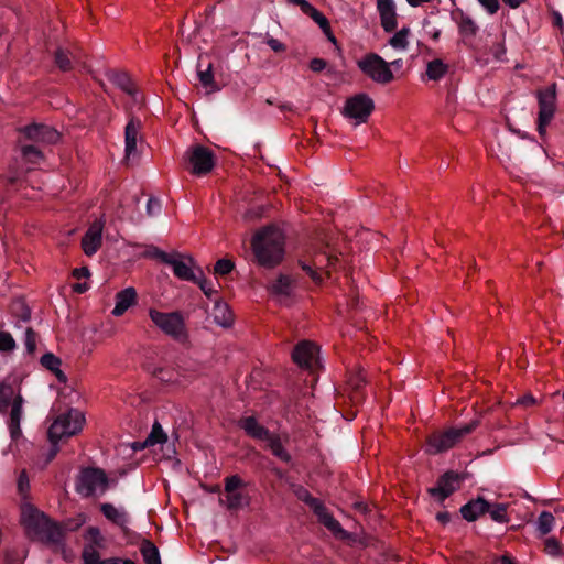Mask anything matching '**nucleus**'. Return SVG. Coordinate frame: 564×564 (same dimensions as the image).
<instances>
[{"label":"nucleus","instance_id":"f257e3e1","mask_svg":"<svg viewBox=\"0 0 564 564\" xmlns=\"http://www.w3.org/2000/svg\"><path fill=\"white\" fill-rule=\"evenodd\" d=\"M20 521L30 540L52 545L63 542V528L32 503L26 502L21 506Z\"/></svg>","mask_w":564,"mask_h":564},{"label":"nucleus","instance_id":"f03ea898","mask_svg":"<svg viewBox=\"0 0 564 564\" xmlns=\"http://www.w3.org/2000/svg\"><path fill=\"white\" fill-rule=\"evenodd\" d=\"M251 247L261 267L274 268L284 257V235L274 226L263 227L253 235Z\"/></svg>","mask_w":564,"mask_h":564},{"label":"nucleus","instance_id":"7ed1b4c3","mask_svg":"<svg viewBox=\"0 0 564 564\" xmlns=\"http://www.w3.org/2000/svg\"><path fill=\"white\" fill-rule=\"evenodd\" d=\"M478 420H474L460 427H449L445 431H435L426 437L425 453L437 455L453 448L466 435L470 434L477 426Z\"/></svg>","mask_w":564,"mask_h":564},{"label":"nucleus","instance_id":"20e7f679","mask_svg":"<svg viewBox=\"0 0 564 564\" xmlns=\"http://www.w3.org/2000/svg\"><path fill=\"white\" fill-rule=\"evenodd\" d=\"M215 164L214 152L202 144H193L184 153L185 169L195 176L207 175L213 171Z\"/></svg>","mask_w":564,"mask_h":564},{"label":"nucleus","instance_id":"39448f33","mask_svg":"<svg viewBox=\"0 0 564 564\" xmlns=\"http://www.w3.org/2000/svg\"><path fill=\"white\" fill-rule=\"evenodd\" d=\"M149 316L155 326H158L164 334L171 336L176 341H186L187 333L185 322L180 312L164 313L155 308H150Z\"/></svg>","mask_w":564,"mask_h":564},{"label":"nucleus","instance_id":"423d86ee","mask_svg":"<svg viewBox=\"0 0 564 564\" xmlns=\"http://www.w3.org/2000/svg\"><path fill=\"white\" fill-rule=\"evenodd\" d=\"M536 98L539 104L538 113V132L541 138L546 134V128L554 117L556 109V86L552 84L545 88L536 91Z\"/></svg>","mask_w":564,"mask_h":564},{"label":"nucleus","instance_id":"0eeeda50","mask_svg":"<svg viewBox=\"0 0 564 564\" xmlns=\"http://www.w3.org/2000/svg\"><path fill=\"white\" fill-rule=\"evenodd\" d=\"M358 68L378 84H388L394 76L390 64L377 53H368L357 61Z\"/></svg>","mask_w":564,"mask_h":564},{"label":"nucleus","instance_id":"6e6552de","mask_svg":"<svg viewBox=\"0 0 564 564\" xmlns=\"http://www.w3.org/2000/svg\"><path fill=\"white\" fill-rule=\"evenodd\" d=\"M107 486L108 478L106 473L95 467L84 468L76 480V490L84 497L94 496L98 490L100 494H104Z\"/></svg>","mask_w":564,"mask_h":564},{"label":"nucleus","instance_id":"1a4fd4ad","mask_svg":"<svg viewBox=\"0 0 564 564\" xmlns=\"http://www.w3.org/2000/svg\"><path fill=\"white\" fill-rule=\"evenodd\" d=\"M467 473L447 470L437 479L436 486L427 489L430 496L434 497L440 505L459 489L460 484L467 478Z\"/></svg>","mask_w":564,"mask_h":564},{"label":"nucleus","instance_id":"9d476101","mask_svg":"<svg viewBox=\"0 0 564 564\" xmlns=\"http://www.w3.org/2000/svg\"><path fill=\"white\" fill-rule=\"evenodd\" d=\"M375 109L373 100L367 94H357L345 101L344 116L366 122Z\"/></svg>","mask_w":564,"mask_h":564},{"label":"nucleus","instance_id":"9b49d317","mask_svg":"<svg viewBox=\"0 0 564 564\" xmlns=\"http://www.w3.org/2000/svg\"><path fill=\"white\" fill-rule=\"evenodd\" d=\"M292 359L301 368L313 370L319 364V348L310 340H302L293 348Z\"/></svg>","mask_w":564,"mask_h":564},{"label":"nucleus","instance_id":"f8f14e48","mask_svg":"<svg viewBox=\"0 0 564 564\" xmlns=\"http://www.w3.org/2000/svg\"><path fill=\"white\" fill-rule=\"evenodd\" d=\"M305 502L312 508L313 512L318 519V522L327 528L334 535L340 538H346L348 535L339 521L333 517V514L327 510V508L319 499L308 495V498L305 499Z\"/></svg>","mask_w":564,"mask_h":564},{"label":"nucleus","instance_id":"ddd939ff","mask_svg":"<svg viewBox=\"0 0 564 564\" xmlns=\"http://www.w3.org/2000/svg\"><path fill=\"white\" fill-rule=\"evenodd\" d=\"M21 133L35 143L55 144L61 138L56 129L43 123L29 124L21 130Z\"/></svg>","mask_w":564,"mask_h":564},{"label":"nucleus","instance_id":"4468645a","mask_svg":"<svg viewBox=\"0 0 564 564\" xmlns=\"http://www.w3.org/2000/svg\"><path fill=\"white\" fill-rule=\"evenodd\" d=\"M172 267L174 274L184 281L197 282V274L195 273V269L198 267L195 265L194 259L189 256H184L178 252L170 254V262H166Z\"/></svg>","mask_w":564,"mask_h":564},{"label":"nucleus","instance_id":"2eb2a0df","mask_svg":"<svg viewBox=\"0 0 564 564\" xmlns=\"http://www.w3.org/2000/svg\"><path fill=\"white\" fill-rule=\"evenodd\" d=\"M142 126L141 119L135 116H130L124 128V153L127 159L137 153V142Z\"/></svg>","mask_w":564,"mask_h":564},{"label":"nucleus","instance_id":"dca6fc26","mask_svg":"<svg viewBox=\"0 0 564 564\" xmlns=\"http://www.w3.org/2000/svg\"><path fill=\"white\" fill-rule=\"evenodd\" d=\"M102 225L94 223L82 239V247L86 256H93L101 246Z\"/></svg>","mask_w":564,"mask_h":564},{"label":"nucleus","instance_id":"f3484780","mask_svg":"<svg viewBox=\"0 0 564 564\" xmlns=\"http://www.w3.org/2000/svg\"><path fill=\"white\" fill-rule=\"evenodd\" d=\"M238 426L245 431V433L259 441H268L273 434L265 426L261 425L254 416H242L238 421Z\"/></svg>","mask_w":564,"mask_h":564},{"label":"nucleus","instance_id":"a211bd4d","mask_svg":"<svg viewBox=\"0 0 564 564\" xmlns=\"http://www.w3.org/2000/svg\"><path fill=\"white\" fill-rule=\"evenodd\" d=\"M489 501L484 497L478 496L476 499L469 500L460 507V514L463 519L468 522L476 521L480 516L487 513Z\"/></svg>","mask_w":564,"mask_h":564},{"label":"nucleus","instance_id":"6ab92c4d","mask_svg":"<svg viewBox=\"0 0 564 564\" xmlns=\"http://www.w3.org/2000/svg\"><path fill=\"white\" fill-rule=\"evenodd\" d=\"M23 402L24 400L21 394L15 395L11 402V412L8 421V427L10 431V436L13 441H17L22 435L20 422L22 419Z\"/></svg>","mask_w":564,"mask_h":564},{"label":"nucleus","instance_id":"aec40b11","mask_svg":"<svg viewBox=\"0 0 564 564\" xmlns=\"http://www.w3.org/2000/svg\"><path fill=\"white\" fill-rule=\"evenodd\" d=\"M451 18L457 23L462 36L467 39L474 37L477 34V24L469 15L465 14L463 10L456 9L452 11Z\"/></svg>","mask_w":564,"mask_h":564},{"label":"nucleus","instance_id":"412c9836","mask_svg":"<svg viewBox=\"0 0 564 564\" xmlns=\"http://www.w3.org/2000/svg\"><path fill=\"white\" fill-rule=\"evenodd\" d=\"M204 66V58L200 56L197 65V75L200 84L207 89V93H215L220 90V86L216 83L213 73V64L208 62L206 68Z\"/></svg>","mask_w":564,"mask_h":564},{"label":"nucleus","instance_id":"4be33fe9","mask_svg":"<svg viewBox=\"0 0 564 564\" xmlns=\"http://www.w3.org/2000/svg\"><path fill=\"white\" fill-rule=\"evenodd\" d=\"M137 292L133 288H127L116 295V305L112 310L113 316H121L135 303Z\"/></svg>","mask_w":564,"mask_h":564},{"label":"nucleus","instance_id":"5701e85b","mask_svg":"<svg viewBox=\"0 0 564 564\" xmlns=\"http://www.w3.org/2000/svg\"><path fill=\"white\" fill-rule=\"evenodd\" d=\"M310 257L313 260V265H315L322 274L325 272L327 276H329L328 269L335 267L338 261L337 256L326 250L314 251Z\"/></svg>","mask_w":564,"mask_h":564},{"label":"nucleus","instance_id":"b1692460","mask_svg":"<svg viewBox=\"0 0 564 564\" xmlns=\"http://www.w3.org/2000/svg\"><path fill=\"white\" fill-rule=\"evenodd\" d=\"M59 417L65 424L67 437L77 434L83 429L85 419L77 410H69L66 414L59 415Z\"/></svg>","mask_w":564,"mask_h":564},{"label":"nucleus","instance_id":"393cba45","mask_svg":"<svg viewBox=\"0 0 564 564\" xmlns=\"http://www.w3.org/2000/svg\"><path fill=\"white\" fill-rule=\"evenodd\" d=\"M100 511L112 523L121 527L123 531L127 529L129 516L123 509L119 510L113 505L106 502L100 506Z\"/></svg>","mask_w":564,"mask_h":564},{"label":"nucleus","instance_id":"a878e982","mask_svg":"<svg viewBox=\"0 0 564 564\" xmlns=\"http://www.w3.org/2000/svg\"><path fill=\"white\" fill-rule=\"evenodd\" d=\"M108 78L111 83H113L117 87H119L121 90H123L131 97L135 96L137 89L134 88L131 78L127 73L110 70L108 73Z\"/></svg>","mask_w":564,"mask_h":564},{"label":"nucleus","instance_id":"bb28decb","mask_svg":"<svg viewBox=\"0 0 564 564\" xmlns=\"http://www.w3.org/2000/svg\"><path fill=\"white\" fill-rule=\"evenodd\" d=\"M75 59V53L67 47L58 46L54 52V63L63 72L70 70Z\"/></svg>","mask_w":564,"mask_h":564},{"label":"nucleus","instance_id":"cd10ccee","mask_svg":"<svg viewBox=\"0 0 564 564\" xmlns=\"http://www.w3.org/2000/svg\"><path fill=\"white\" fill-rule=\"evenodd\" d=\"M41 365L47 370L52 371L59 382H66L65 373L59 369L61 359L53 352H46L41 357Z\"/></svg>","mask_w":564,"mask_h":564},{"label":"nucleus","instance_id":"c85d7f7f","mask_svg":"<svg viewBox=\"0 0 564 564\" xmlns=\"http://www.w3.org/2000/svg\"><path fill=\"white\" fill-rule=\"evenodd\" d=\"M267 446L270 448L272 454L278 457L283 463H291L292 456L289 454V452L283 447L281 438L278 434H272L268 441Z\"/></svg>","mask_w":564,"mask_h":564},{"label":"nucleus","instance_id":"c756f323","mask_svg":"<svg viewBox=\"0 0 564 564\" xmlns=\"http://www.w3.org/2000/svg\"><path fill=\"white\" fill-rule=\"evenodd\" d=\"M214 318L215 322L223 327H228L231 325L232 314L226 303L220 301L215 302Z\"/></svg>","mask_w":564,"mask_h":564},{"label":"nucleus","instance_id":"7c9ffc66","mask_svg":"<svg viewBox=\"0 0 564 564\" xmlns=\"http://www.w3.org/2000/svg\"><path fill=\"white\" fill-rule=\"evenodd\" d=\"M292 286H293V280L286 274H280L270 284V291L273 294L288 296L291 294Z\"/></svg>","mask_w":564,"mask_h":564},{"label":"nucleus","instance_id":"2f4dec72","mask_svg":"<svg viewBox=\"0 0 564 564\" xmlns=\"http://www.w3.org/2000/svg\"><path fill=\"white\" fill-rule=\"evenodd\" d=\"M508 507V503L489 502L487 513H489L491 520L497 523H508L510 521Z\"/></svg>","mask_w":564,"mask_h":564},{"label":"nucleus","instance_id":"473e14b6","mask_svg":"<svg viewBox=\"0 0 564 564\" xmlns=\"http://www.w3.org/2000/svg\"><path fill=\"white\" fill-rule=\"evenodd\" d=\"M140 552L145 564H161L159 549L149 540H144L141 544Z\"/></svg>","mask_w":564,"mask_h":564},{"label":"nucleus","instance_id":"72a5a7b5","mask_svg":"<svg viewBox=\"0 0 564 564\" xmlns=\"http://www.w3.org/2000/svg\"><path fill=\"white\" fill-rule=\"evenodd\" d=\"M299 265L301 269L312 279L315 284H322L323 275L317 270L315 265H313V260L308 256L307 258L299 259Z\"/></svg>","mask_w":564,"mask_h":564},{"label":"nucleus","instance_id":"f704fd0d","mask_svg":"<svg viewBox=\"0 0 564 564\" xmlns=\"http://www.w3.org/2000/svg\"><path fill=\"white\" fill-rule=\"evenodd\" d=\"M555 518L549 511H542L536 521V530L540 535L549 534L554 527Z\"/></svg>","mask_w":564,"mask_h":564},{"label":"nucleus","instance_id":"c9c22d12","mask_svg":"<svg viewBox=\"0 0 564 564\" xmlns=\"http://www.w3.org/2000/svg\"><path fill=\"white\" fill-rule=\"evenodd\" d=\"M47 436L51 444H58L63 437H67L65 424L59 416L50 426Z\"/></svg>","mask_w":564,"mask_h":564},{"label":"nucleus","instance_id":"e433bc0d","mask_svg":"<svg viewBox=\"0 0 564 564\" xmlns=\"http://www.w3.org/2000/svg\"><path fill=\"white\" fill-rule=\"evenodd\" d=\"M14 395V389L11 384L0 382V412L4 413L13 399Z\"/></svg>","mask_w":564,"mask_h":564},{"label":"nucleus","instance_id":"4c0bfd02","mask_svg":"<svg viewBox=\"0 0 564 564\" xmlns=\"http://www.w3.org/2000/svg\"><path fill=\"white\" fill-rule=\"evenodd\" d=\"M447 72V65L441 59H433L429 62L426 68V75L430 79L438 80Z\"/></svg>","mask_w":564,"mask_h":564},{"label":"nucleus","instance_id":"58836bf2","mask_svg":"<svg viewBox=\"0 0 564 564\" xmlns=\"http://www.w3.org/2000/svg\"><path fill=\"white\" fill-rule=\"evenodd\" d=\"M249 497L240 491L227 494V508L229 510H238L249 505Z\"/></svg>","mask_w":564,"mask_h":564},{"label":"nucleus","instance_id":"ea45409f","mask_svg":"<svg viewBox=\"0 0 564 564\" xmlns=\"http://www.w3.org/2000/svg\"><path fill=\"white\" fill-rule=\"evenodd\" d=\"M145 440L148 441V444L154 446L156 444L165 443L167 441V434L163 431L161 424L155 421Z\"/></svg>","mask_w":564,"mask_h":564},{"label":"nucleus","instance_id":"a19ab883","mask_svg":"<svg viewBox=\"0 0 564 564\" xmlns=\"http://www.w3.org/2000/svg\"><path fill=\"white\" fill-rule=\"evenodd\" d=\"M544 552L552 557H562L564 556V545L554 538H547L544 541Z\"/></svg>","mask_w":564,"mask_h":564},{"label":"nucleus","instance_id":"79ce46f5","mask_svg":"<svg viewBox=\"0 0 564 564\" xmlns=\"http://www.w3.org/2000/svg\"><path fill=\"white\" fill-rule=\"evenodd\" d=\"M409 28H402L390 40L389 44L395 50H405L408 47Z\"/></svg>","mask_w":564,"mask_h":564},{"label":"nucleus","instance_id":"37998d69","mask_svg":"<svg viewBox=\"0 0 564 564\" xmlns=\"http://www.w3.org/2000/svg\"><path fill=\"white\" fill-rule=\"evenodd\" d=\"M23 158L30 163H37L42 158V151L36 144H25L21 147Z\"/></svg>","mask_w":564,"mask_h":564},{"label":"nucleus","instance_id":"c03bdc74","mask_svg":"<svg viewBox=\"0 0 564 564\" xmlns=\"http://www.w3.org/2000/svg\"><path fill=\"white\" fill-rule=\"evenodd\" d=\"M82 558L84 564H101L104 561L100 558L99 552L93 544H87L84 546Z\"/></svg>","mask_w":564,"mask_h":564},{"label":"nucleus","instance_id":"a18cd8bd","mask_svg":"<svg viewBox=\"0 0 564 564\" xmlns=\"http://www.w3.org/2000/svg\"><path fill=\"white\" fill-rule=\"evenodd\" d=\"M235 268V263L229 259H219L214 267L215 275H227Z\"/></svg>","mask_w":564,"mask_h":564},{"label":"nucleus","instance_id":"49530a36","mask_svg":"<svg viewBox=\"0 0 564 564\" xmlns=\"http://www.w3.org/2000/svg\"><path fill=\"white\" fill-rule=\"evenodd\" d=\"M305 14L311 17L318 24L322 31L328 30L329 21L321 11L315 9L313 6L308 9V11Z\"/></svg>","mask_w":564,"mask_h":564},{"label":"nucleus","instance_id":"de8ad7c7","mask_svg":"<svg viewBox=\"0 0 564 564\" xmlns=\"http://www.w3.org/2000/svg\"><path fill=\"white\" fill-rule=\"evenodd\" d=\"M197 272L199 275H197L196 283L199 285L205 295L208 299H212V296L217 293L216 290L213 289L212 282L204 278V273L200 268H197Z\"/></svg>","mask_w":564,"mask_h":564},{"label":"nucleus","instance_id":"09e8293b","mask_svg":"<svg viewBox=\"0 0 564 564\" xmlns=\"http://www.w3.org/2000/svg\"><path fill=\"white\" fill-rule=\"evenodd\" d=\"M245 482L238 475H231L225 478L226 494H232V491H238V489L242 488Z\"/></svg>","mask_w":564,"mask_h":564},{"label":"nucleus","instance_id":"8fccbe9b","mask_svg":"<svg viewBox=\"0 0 564 564\" xmlns=\"http://www.w3.org/2000/svg\"><path fill=\"white\" fill-rule=\"evenodd\" d=\"M144 257L158 259L163 263L170 262V253L164 252L155 246H149L144 251Z\"/></svg>","mask_w":564,"mask_h":564},{"label":"nucleus","instance_id":"3c124183","mask_svg":"<svg viewBox=\"0 0 564 564\" xmlns=\"http://www.w3.org/2000/svg\"><path fill=\"white\" fill-rule=\"evenodd\" d=\"M17 347L15 340L8 332H0V351H12Z\"/></svg>","mask_w":564,"mask_h":564},{"label":"nucleus","instance_id":"603ef678","mask_svg":"<svg viewBox=\"0 0 564 564\" xmlns=\"http://www.w3.org/2000/svg\"><path fill=\"white\" fill-rule=\"evenodd\" d=\"M377 9L380 18L395 12L393 0H377Z\"/></svg>","mask_w":564,"mask_h":564},{"label":"nucleus","instance_id":"864d4df0","mask_svg":"<svg viewBox=\"0 0 564 564\" xmlns=\"http://www.w3.org/2000/svg\"><path fill=\"white\" fill-rule=\"evenodd\" d=\"M24 344L28 354H34L36 349V333L31 327H28L25 330Z\"/></svg>","mask_w":564,"mask_h":564},{"label":"nucleus","instance_id":"5fc2aeb1","mask_svg":"<svg viewBox=\"0 0 564 564\" xmlns=\"http://www.w3.org/2000/svg\"><path fill=\"white\" fill-rule=\"evenodd\" d=\"M381 20V26L383 30L388 33L393 32L397 29V13L383 15L380 18Z\"/></svg>","mask_w":564,"mask_h":564},{"label":"nucleus","instance_id":"6e6d98bb","mask_svg":"<svg viewBox=\"0 0 564 564\" xmlns=\"http://www.w3.org/2000/svg\"><path fill=\"white\" fill-rule=\"evenodd\" d=\"M215 10H216V6H209L206 8V10L204 12V24L213 23ZM195 24H196L195 30L198 31L202 28L203 22L195 21Z\"/></svg>","mask_w":564,"mask_h":564},{"label":"nucleus","instance_id":"4d7b16f0","mask_svg":"<svg viewBox=\"0 0 564 564\" xmlns=\"http://www.w3.org/2000/svg\"><path fill=\"white\" fill-rule=\"evenodd\" d=\"M161 212V202L158 198L150 197L147 203V213L149 216H155Z\"/></svg>","mask_w":564,"mask_h":564},{"label":"nucleus","instance_id":"13d9d810","mask_svg":"<svg viewBox=\"0 0 564 564\" xmlns=\"http://www.w3.org/2000/svg\"><path fill=\"white\" fill-rule=\"evenodd\" d=\"M265 43L275 53H282L286 50V46L274 37H268Z\"/></svg>","mask_w":564,"mask_h":564},{"label":"nucleus","instance_id":"bf43d9fd","mask_svg":"<svg viewBox=\"0 0 564 564\" xmlns=\"http://www.w3.org/2000/svg\"><path fill=\"white\" fill-rule=\"evenodd\" d=\"M87 539H89L91 542H93V545H100V540H101V536H100V531L98 528L96 527H89L87 529Z\"/></svg>","mask_w":564,"mask_h":564},{"label":"nucleus","instance_id":"052dcab7","mask_svg":"<svg viewBox=\"0 0 564 564\" xmlns=\"http://www.w3.org/2000/svg\"><path fill=\"white\" fill-rule=\"evenodd\" d=\"M327 67V62L323 58L315 57L310 62V68L315 73H321Z\"/></svg>","mask_w":564,"mask_h":564},{"label":"nucleus","instance_id":"680f3d73","mask_svg":"<svg viewBox=\"0 0 564 564\" xmlns=\"http://www.w3.org/2000/svg\"><path fill=\"white\" fill-rule=\"evenodd\" d=\"M490 14H495L499 10L498 0H477Z\"/></svg>","mask_w":564,"mask_h":564},{"label":"nucleus","instance_id":"e2e57ef3","mask_svg":"<svg viewBox=\"0 0 564 564\" xmlns=\"http://www.w3.org/2000/svg\"><path fill=\"white\" fill-rule=\"evenodd\" d=\"M351 386L355 391L356 398L360 397V390L366 384L365 378L361 376H357L356 378L351 379Z\"/></svg>","mask_w":564,"mask_h":564},{"label":"nucleus","instance_id":"0e129e2a","mask_svg":"<svg viewBox=\"0 0 564 564\" xmlns=\"http://www.w3.org/2000/svg\"><path fill=\"white\" fill-rule=\"evenodd\" d=\"M18 553L15 550H6L4 552V563L6 564H21L17 560Z\"/></svg>","mask_w":564,"mask_h":564},{"label":"nucleus","instance_id":"69168bd1","mask_svg":"<svg viewBox=\"0 0 564 564\" xmlns=\"http://www.w3.org/2000/svg\"><path fill=\"white\" fill-rule=\"evenodd\" d=\"M89 275H90V272H89L88 268H86V267L76 268L73 271V276L78 280L88 278Z\"/></svg>","mask_w":564,"mask_h":564},{"label":"nucleus","instance_id":"338daca9","mask_svg":"<svg viewBox=\"0 0 564 564\" xmlns=\"http://www.w3.org/2000/svg\"><path fill=\"white\" fill-rule=\"evenodd\" d=\"M494 56L498 61H502L503 55L506 54V48L501 44H497L492 52Z\"/></svg>","mask_w":564,"mask_h":564},{"label":"nucleus","instance_id":"774afa93","mask_svg":"<svg viewBox=\"0 0 564 564\" xmlns=\"http://www.w3.org/2000/svg\"><path fill=\"white\" fill-rule=\"evenodd\" d=\"M492 564H514V562L510 555L505 554L501 557H496Z\"/></svg>","mask_w":564,"mask_h":564}]
</instances>
